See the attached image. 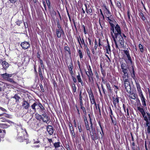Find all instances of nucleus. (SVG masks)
Segmentation results:
<instances>
[{"label":"nucleus","instance_id":"nucleus-38","mask_svg":"<svg viewBox=\"0 0 150 150\" xmlns=\"http://www.w3.org/2000/svg\"><path fill=\"white\" fill-rule=\"evenodd\" d=\"M37 119L39 120L42 119V117L41 116L38 114H36L35 115Z\"/></svg>","mask_w":150,"mask_h":150},{"label":"nucleus","instance_id":"nucleus-42","mask_svg":"<svg viewBox=\"0 0 150 150\" xmlns=\"http://www.w3.org/2000/svg\"><path fill=\"white\" fill-rule=\"evenodd\" d=\"M89 95L90 100H92V99H94V96L92 93H90Z\"/></svg>","mask_w":150,"mask_h":150},{"label":"nucleus","instance_id":"nucleus-58","mask_svg":"<svg viewBox=\"0 0 150 150\" xmlns=\"http://www.w3.org/2000/svg\"><path fill=\"white\" fill-rule=\"evenodd\" d=\"M43 5L44 7L45 8V10H46V5L45 3V2L44 1H43Z\"/></svg>","mask_w":150,"mask_h":150},{"label":"nucleus","instance_id":"nucleus-41","mask_svg":"<svg viewBox=\"0 0 150 150\" xmlns=\"http://www.w3.org/2000/svg\"><path fill=\"white\" fill-rule=\"evenodd\" d=\"M116 5L117 7L119 8H121V6L120 3L118 1H117L116 3Z\"/></svg>","mask_w":150,"mask_h":150},{"label":"nucleus","instance_id":"nucleus-46","mask_svg":"<svg viewBox=\"0 0 150 150\" xmlns=\"http://www.w3.org/2000/svg\"><path fill=\"white\" fill-rule=\"evenodd\" d=\"M106 86L107 88L108 89L110 90V85L109 84V83H107L106 84Z\"/></svg>","mask_w":150,"mask_h":150},{"label":"nucleus","instance_id":"nucleus-54","mask_svg":"<svg viewBox=\"0 0 150 150\" xmlns=\"http://www.w3.org/2000/svg\"><path fill=\"white\" fill-rule=\"evenodd\" d=\"M91 102V103L92 104H94V103H96L95 100L94 99H92V100H90Z\"/></svg>","mask_w":150,"mask_h":150},{"label":"nucleus","instance_id":"nucleus-26","mask_svg":"<svg viewBox=\"0 0 150 150\" xmlns=\"http://www.w3.org/2000/svg\"><path fill=\"white\" fill-rule=\"evenodd\" d=\"M84 122L86 129L87 130H89L90 128L89 127L87 120L86 118L85 119H84Z\"/></svg>","mask_w":150,"mask_h":150},{"label":"nucleus","instance_id":"nucleus-33","mask_svg":"<svg viewBox=\"0 0 150 150\" xmlns=\"http://www.w3.org/2000/svg\"><path fill=\"white\" fill-rule=\"evenodd\" d=\"M106 20L108 21H109V24H110V23H112V22H113V21L114 20V19L113 18H110L109 16L106 17Z\"/></svg>","mask_w":150,"mask_h":150},{"label":"nucleus","instance_id":"nucleus-43","mask_svg":"<svg viewBox=\"0 0 150 150\" xmlns=\"http://www.w3.org/2000/svg\"><path fill=\"white\" fill-rule=\"evenodd\" d=\"M122 71L123 73L124 74L127 73V72L128 71L127 69V68H124L122 69Z\"/></svg>","mask_w":150,"mask_h":150},{"label":"nucleus","instance_id":"nucleus-48","mask_svg":"<svg viewBox=\"0 0 150 150\" xmlns=\"http://www.w3.org/2000/svg\"><path fill=\"white\" fill-rule=\"evenodd\" d=\"M46 2L47 4V6L49 8L50 7V3L49 0H46Z\"/></svg>","mask_w":150,"mask_h":150},{"label":"nucleus","instance_id":"nucleus-20","mask_svg":"<svg viewBox=\"0 0 150 150\" xmlns=\"http://www.w3.org/2000/svg\"><path fill=\"white\" fill-rule=\"evenodd\" d=\"M145 127L146 129V134L147 135L148 134H149L150 133V124H146Z\"/></svg>","mask_w":150,"mask_h":150},{"label":"nucleus","instance_id":"nucleus-5","mask_svg":"<svg viewBox=\"0 0 150 150\" xmlns=\"http://www.w3.org/2000/svg\"><path fill=\"white\" fill-rule=\"evenodd\" d=\"M144 119L146 122V124H150V114L149 112H146L144 115L143 116Z\"/></svg>","mask_w":150,"mask_h":150},{"label":"nucleus","instance_id":"nucleus-28","mask_svg":"<svg viewBox=\"0 0 150 150\" xmlns=\"http://www.w3.org/2000/svg\"><path fill=\"white\" fill-rule=\"evenodd\" d=\"M60 143L59 142H55L54 144V146L55 148H58L60 146Z\"/></svg>","mask_w":150,"mask_h":150},{"label":"nucleus","instance_id":"nucleus-25","mask_svg":"<svg viewBox=\"0 0 150 150\" xmlns=\"http://www.w3.org/2000/svg\"><path fill=\"white\" fill-rule=\"evenodd\" d=\"M69 67L70 74L71 75H72L73 74V72L72 71L73 67L72 64H71L69 65Z\"/></svg>","mask_w":150,"mask_h":150},{"label":"nucleus","instance_id":"nucleus-7","mask_svg":"<svg viewBox=\"0 0 150 150\" xmlns=\"http://www.w3.org/2000/svg\"><path fill=\"white\" fill-rule=\"evenodd\" d=\"M47 130L49 134L51 135L53 134L54 129L52 126L48 125L47 126Z\"/></svg>","mask_w":150,"mask_h":150},{"label":"nucleus","instance_id":"nucleus-21","mask_svg":"<svg viewBox=\"0 0 150 150\" xmlns=\"http://www.w3.org/2000/svg\"><path fill=\"white\" fill-rule=\"evenodd\" d=\"M105 49L106 50V53L109 54L111 52L110 46L109 44L105 46Z\"/></svg>","mask_w":150,"mask_h":150},{"label":"nucleus","instance_id":"nucleus-63","mask_svg":"<svg viewBox=\"0 0 150 150\" xmlns=\"http://www.w3.org/2000/svg\"><path fill=\"white\" fill-rule=\"evenodd\" d=\"M97 46H98L96 42H95V46H94L95 49H96L97 48Z\"/></svg>","mask_w":150,"mask_h":150},{"label":"nucleus","instance_id":"nucleus-57","mask_svg":"<svg viewBox=\"0 0 150 150\" xmlns=\"http://www.w3.org/2000/svg\"><path fill=\"white\" fill-rule=\"evenodd\" d=\"M34 142L35 143H38L39 142L38 139H34Z\"/></svg>","mask_w":150,"mask_h":150},{"label":"nucleus","instance_id":"nucleus-44","mask_svg":"<svg viewBox=\"0 0 150 150\" xmlns=\"http://www.w3.org/2000/svg\"><path fill=\"white\" fill-rule=\"evenodd\" d=\"M124 83H125V84H128L129 83V80L128 79H125L124 80Z\"/></svg>","mask_w":150,"mask_h":150},{"label":"nucleus","instance_id":"nucleus-18","mask_svg":"<svg viewBox=\"0 0 150 150\" xmlns=\"http://www.w3.org/2000/svg\"><path fill=\"white\" fill-rule=\"evenodd\" d=\"M112 98L113 100V104L115 107L116 106V104L118 103H119V98L118 97L116 98L113 97Z\"/></svg>","mask_w":150,"mask_h":150},{"label":"nucleus","instance_id":"nucleus-6","mask_svg":"<svg viewBox=\"0 0 150 150\" xmlns=\"http://www.w3.org/2000/svg\"><path fill=\"white\" fill-rule=\"evenodd\" d=\"M21 46L24 50L28 49L30 46L29 43L28 42L24 41L21 43Z\"/></svg>","mask_w":150,"mask_h":150},{"label":"nucleus","instance_id":"nucleus-29","mask_svg":"<svg viewBox=\"0 0 150 150\" xmlns=\"http://www.w3.org/2000/svg\"><path fill=\"white\" fill-rule=\"evenodd\" d=\"M64 49L66 51H67L68 52L69 54L70 55L71 54V51L69 47L67 46H65L64 48Z\"/></svg>","mask_w":150,"mask_h":150},{"label":"nucleus","instance_id":"nucleus-8","mask_svg":"<svg viewBox=\"0 0 150 150\" xmlns=\"http://www.w3.org/2000/svg\"><path fill=\"white\" fill-rule=\"evenodd\" d=\"M56 31L57 35L58 38H60L62 34L64 33L62 29H56Z\"/></svg>","mask_w":150,"mask_h":150},{"label":"nucleus","instance_id":"nucleus-55","mask_svg":"<svg viewBox=\"0 0 150 150\" xmlns=\"http://www.w3.org/2000/svg\"><path fill=\"white\" fill-rule=\"evenodd\" d=\"M73 91L74 92H75L76 91V87L75 86V85H74V86H73Z\"/></svg>","mask_w":150,"mask_h":150},{"label":"nucleus","instance_id":"nucleus-34","mask_svg":"<svg viewBox=\"0 0 150 150\" xmlns=\"http://www.w3.org/2000/svg\"><path fill=\"white\" fill-rule=\"evenodd\" d=\"M78 53L79 54L80 59H82L83 58V57L81 50L79 49L78 50Z\"/></svg>","mask_w":150,"mask_h":150},{"label":"nucleus","instance_id":"nucleus-9","mask_svg":"<svg viewBox=\"0 0 150 150\" xmlns=\"http://www.w3.org/2000/svg\"><path fill=\"white\" fill-rule=\"evenodd\" d=\"M125 61L127 64V66L128 67V68L130 65H132V61L131 57L128 58H127V59H125Z\"/></svg>","mask_w":150,"mask_h":150},{"label":"nucleus","instance_id":"nucleus-15","mask_svg":"<svg viewBox=\"0 0 150 150\" xmlns=\"http://www.w3.org/2000/svg\"><path fill=\"white\" fill-rule=\"evenodd\" d=\"M12 74H8L7 73H5L2 75V76L3 78L6 80L8 79L9 77H11L12 76Z\"/></svg>","mask_w":150,"mask_h":150},{"label":"nucleus","instance_id":"nucleus-39","mask_svg":"<svg viewBox=\"0 0 150 150\" xmlns=\"http://www.w3.org/2000/svg\"><path fill=\"white\" fill-rule=\"evenodd\" d=\"M126 64L125 63H122L121 65V69L126 68Z\"/></svg>","mask_w":150,"mask_h":150},{"label":"nucleus","instance_id":"nucleus-22","mask_svg":"<svg viewBox=\"0 0 150 150\" xmlns=\"http://www.w3.org/2000/svg\"><path fill=\"white\" fill-rule=\"evenodd\" d=\"M5 130H1L0 129V142H1V138H3L5 134Z\"/></svg>","mask_w":150,"mask_h":150},{"label":"nucleus","instance_id":"nucleus-61","mask_svg":"<svg viewBox=\"0 0 150 150\" xmlns=\"http://www.w3.org/2000/svg\"><path fill=\"white\" fill-rule=\"evenodd\" d=\"M90 117V122L91 124V126L92 127L93 125V123L92 121V120L91 118L90 117Z\"/></svg>","mask_w":150,"mask_h":150},{"label":"nucleus","instance_id":"nucleus-11","mask_svg":"<svg viewBox=\"0 0 150 150\" xmlns=\"http://www.w3.org/2000/svg\"><path fill=\"white\" fill-rule=\"evenodd\" d=\"M85 6L86 7V11L87 13L92 15V14H91L92 13V10L90 6L89 5L85 4Z\"/></svg>","mask_w":150,"mask_h":150},{"label":"nucleus","instance_id":"nucleus-37","mask_svg":"<svg viewBox=\"0 0 150 150\" xmlns=\"http://www.w3.org/2000/svg\"><path fill=\"white\" fill-rule=\"evenodd\" d=\"M76 77L79 82H81L82 79L79 73L78 75Z\"/></svg>","mask_w":150,"mask_h":150},{"label":"nucleus","instance_id":"nucleus-59","mask_svg":"<svg viewBox=\"0 0 150 150\" xmlns=\"http://www.w3.org/2000/svg\"><path fill=\"white\" fill-rule=\"evenodd\" d=\"M47 139H48V141L50 143V144H51V143H52V139H51L49 138H47Z\"/></svg>","mask_w":150,"mask_h":150},{"label":"nucleus","instance_id":"nucleus-45","mask_svg":"<svg viewBox=\"0 0 150 150\" xmlns=\"http://www.w3.org/2000/svg\"><path fill=\"white\" fill-rule=\"evenodd\" d=\"M110 119L112 120V123H113V125H115L116 124V122L115 121H114L113 120L112 117V116H111V115H110Z\"/></svg>","mask_w":150,"mask_h":150},{"label":"nucleus","instance_id":"nucleus-24","mask_svg":"<svg viewBox=\"0 0 150 150\" xmlns=\"http://www.w3.org/2000/svg\"><path fill=\"white\" fill-rule=\"evenodd\" d=\"M129 96L131 99L134 100L136 98L137 95L134 93H130Z\"/></svg>","mask_w":150,"mask_h":150},{"label":"nucleus","instance_id":"nucleus-52","mask_svg":"<svg viewBox=\"0 0 150 150\" xmlns=\"http://www.w3.org/2000/svg\"><path fill=\"white\" fill-rule=\"evenodd\" d=\"M86 50V52H87V54L88 56L90 58H91L90 55V52H89V50L88 49V51L87 50Z\"/></svg>","mask_w":150,"mask_h":150},{"label":"nucleus","instance_id":"nucleus-62","mask_svg":"<svg viewBox=\"0 0 150 150\" xmlns=\"http://www.w3.org/2000/svg\"><path fill=\"white\" fill-rule=\"evenodd\" d=\"M84 47H85V48H86V50H87L88 51V49H89L87 47V45L86 44H84Z\"/></svg>","mask_w":150,"mask_h":150},{"label":"nucleus","instance_id":"nucleus-10","mask_svg":"<svg viewBox=\"0 0 150 150\" xmlns=\"http://www.w3.org/2000/svg\"><path fill=\"white\" fill-rule=\"evenodd\" d=\"M88 70V71H86V74L88 76L89 79H90V78L92 77L93 76L92 70L90 66Z\"/></svg>","mask_w":150,"mask_h":150},{"label":"nucleus","instance_id":"nucleus-53","mask_svg":"<svg viewBox=\"0 0 150 150\" xmlns=\"http://www.w3.org/2000/svg\"><path fill=\"white\" fill-rule=\"evenodd\" d=\"M10 77L8 78V79H7L6 80L8 81L12 82V81H13V80L12 79L9 78Z\"/></svg>","mask_w":150,"mask_h":150},{"label":"nucleus","instance_id":"nucleus-47","mask_svg":"<svg viewBox=\"0 0 150 150\" xmlns=\"http://www.w3.org/2000/svg\"><path fill=\"white\" fill-rule=\"evenodd\" d=\"M79 38H80V40L81 43L82 44H85V43H84V40L83 39V38H82V39H81V38H80V36H79Z\"/></svg>","mask_w":150,"mask_h":150},{"label":"nucleus","instance_id":"nucleus-1","mask_svg":"<svg viewBox=\"0 0 150 150\" xmlns=\"http://www.w3.org/2000/svg\"><path fill=\"white\" fill-rule=\"evenodd\" d=\"M110 33L115 43L116 47H121L123 46L124 40L121 35V28L118 24L115 26L112 23H110Z\"/></svg>","mask_w":150,"mask_h":150},{"label":"nucleus","instance_id":"nucleus-4","mask_svg":"<svg viewBox=\"0 0 150 150\" xmlns=\"http://www.w3.org/2000/svg\"><path fill=\"white\" fill-rule=\"evenodd\" d=\"M1 119L2 120H1L2 122L6 121L7 122V123L5 124H0V127L2 128H7L9 127L10 126V125H9L8 124H10V125H13L14 124V123L12 121L9 120H6L5 118H3V117L1 118Z\"/></svg>","mask_w":150,"mask_h":150},{"label":"nucleus","instance_id":"nucleus-35","mask_svg":"<svg viewBox=\"0 0 150 150\" xmlns=\"http://www.w3.org/2000/svg\"><path fill=\"white\" fill-rule=\"evenodd\" d=\"M122 78H123V80H124L125 79H126V78H127V79L128 78V73H125L122 76Z\"/></svg>","mask_w":150,"mask_h":150},{"label":"nucleus","instance_id":"nucleus-32","mask_svg":"<svg viewBox=\"0 0 150 150\" xmlns=\"http://www.w3.org/2000/svg\"><path fill=\"white\" fill-rule=\"evenodd\" d=\"M124 54L126 55L127 58L131 57L129 55V52L127 50H125L124 51Z\"/></svg>","mask_w":150,"mask_h":150},{"label":"nucleus","instance_id":"nucleus-3","mask_svg":"<svg viewBox=\"0 0 150 150\" xmlns=\"http://www.w3.org/2000/svg\"><path fill=\"white\" fill-rule=\"evenodd\" d=\"M20 129L21 131H19L17 134V139L19 142H22L24 139H25V136H26V132L25 130L22 129L21 127H20Z\"/></svg>","mask_w":150,"mask_h":150},{"label":"nucleus","instance_id":"nucleus-36","mask_svg":"<svg viewBox=\"0 0 150 150\" xmlns=\"http://www.w3.org/2000/svg\"><path fill=\"white\" fill-rule=\"evenodd\" d=\"M139 46L141 52H144V48L142 45L141 44H139Z\"/></svg>","mask_w":150,"mask_h":150},{"label":"nucleus","instance_id":"nucleus-13","mask_svg":"<svg viewBox=\"0 0 150 150\" xmlns=\"http://www.w3.org/2000/svg\"><path fill=\"white\" fill-rule=\"evenodd\" d=\"M138 105H137V110L141 113L142 116L146 114L145 112L144 111V109L143 108L142 106H138Z\"/></svg>","mask_w":150,"mask_h":150},{"label":"nucleus","instance_id":"nucleus-14","mask_svg":"<svg viewBox=\"0 0 150 150\" xmlns=\"http://www.w3.org/2000/svg\"><path fill=\"white\" fill-rule=\"evenodd\" d=\"M43 117H42V120L43 121L46 123H47L48 121V117L46 114L44 113L42 114Z\"/></svg>","mask_w":150,"mask_h":150},{"label":"nucleus","instance_id":"nucleus-30","mask_svg":"<svg viewBox=\"0 0 150 150\" xmlns=\"http://www.w3.org/2000/svg\"><path fill=\"white\" fill-rule=\"evenodd\" d=\"M70 133L72 136V138H74L75 137V135L74 134V132L73 130H71V128L70 126Z\"/></svg>","mask_w":150,"mask_h":150},{"label":"nucleus","instance_id":"nucleus-60","mask_svg":"<svg viewBox=\"0 0 150 150\" xmlns=\"http://www.w3.org/2000/svg\"><path fill=\"white\" fill-rule=\"evenodd\" d=\"M110 115H111V116H112V115H113L112 112L110 108Z\"/></svg>","mask_w":150,"mask_h":150},{"label":"nucleus","instance_id":"nucleus-31","mask_svg":"<svg viewBox=\"0 0 150 150\" xmlns=\"http://www.w3.org/2000/svg\"><path fill=\"white\" fill-rule=\"evenodd\" d=\"M38 103L37 102L34 103L32 105H31V107L35 111L36 109L35 108V107L36 106L38 105Z\"/></svg>","mask_w":150,"mask_h":150},{"label":"nucleus","instance_id":"nucleus-2","mask_svg":"<svg viewBox=\"0 0 150 150\" xmlns=\"http://www.w3.org/2000/svg\"><path fill=\"white\" fill-rule=\"evenodd\" d=\"M136 87L139 96L140 98L142 104L144 107H146V99L143 95L140 85L139 83H136Z\"/></svg>","mask_w":150,"mask_h":150},{"label":"nucleus","instance_id":"nucleus-19","mask_svg":"<svg viewBox=\"0 0 150 150\" xmlns=\"http://www.w3.org/2000/svg\"><path fill=\"white\" fill-rule=\"evenodd\" d=\"M102 132H100V134H98V138L99 139H102L103 136L104 135L103 129L101 125H100Z\"/></svg>","mask_w":150,"mask_h":150},{"label":"nucleus","instance_id":"nucleus-16","mask_svg":"<svg viewBox=\"0 0 150 150\" xmlns=\"http://www.w3.org/2000/svg\"><path fill=\"white\" fill-rule=\"evenodd\" d=\"M1 64L3 67V68L5 70L9 66L8 63L5 61H2Z\"/></svg>","mask_w":150,"mask_h":150},{"label":"nucleus","instance_id":"nucleus-27","mask_svg":"<svg viewBox=\"0 0 150 150\" xmlns=\"http://www.w3.org/2000/svg\"><path fill=\"white\" fill-rule=\"evenodd\" d=\"M91 138L93 140H96L98 138V136L97 135L96 133H94L93 135L91 136Z\"/></svg>","mask_w":150,"mask_h":150},{"label":"nucleus","instance_id":"nucleus-64","mask_svg":"<svg viewBox=\"0 0 150 150\" xmlns=\"http://www.w3.org/2000/svg\"><path fill=\"white\" fill-rule=\"evenodd\" d=\"M17 0H9L12 3H14Z\"/></svg>","mask_w":150,"mask_h":150},{"label":"nucleus","instance_id":"nucleus-17","mask_svg":"<svg viewBox=\"0 0 150 150\" xmlns=\"http://www.w3.org/2000/svg\"><path fill=\"white\" fill-rule=\"evenodd\" d=\"M125 86L127 91L128 93H130L131 90L130 83H127L126 84H125Z\"/></svg>","mask_w":150,"mask_h":150},{"label":"nucleus","instance_id":"nucleus-40","mask_svg":"<svg viewBox=\"0 0 150 150\" xmlns=\"http://www.w3.org/2000/svg\"><path fill=\"white\" fill-rule=\"evenodd\" d=\"M39 107L40 108V109L42 110H43L44 109V108L42 105L40 103H38V105Z\"/></svg>","mask_w":150,"mask_h":150},{"label":"nucleus","instance_id":"nucleus-56","mask_svg":"<svg viewBox=\"0 0 150 150\" xmlns=\"http://www.w3.org/2000/svg\"><path fill=\"white\" fill-rule=\"evenodd\" d=\"M82 26L83 27L84 33L85 34H86L87 33L85 29V27L84 25H83Z\"/></svg>","mask_w":150,"mask_h":150},{"label":"nucleus","instance_id":"nucleus-12","mask_svg":"<svg viewBox=\"0 0 150 150\" xmlns=\"http://www.w3.org/2000/svg\"><path fill=\"white\" fill-rule=\"evenodd\" d=\"M22 105L24 109H28L30 105L27 101L24 100L22 103Z\"/></svg>","mask_w":150,"mask_h":150},{"label":"nucleus","instance_id":"nucleus-49","mask_svg":"<svg viewBox=\"0 0 150 150\" xmlns=\"http://www.w3.org/2000/svg\"><path fill=\"white\" fill-rule=\"evenodd\" d=\"M45 150H52V149L50 147H46Z\"/></svg>","mask_w":150,"mask_h":150},{"label":"nucleus","instance_id":"nucleus-51","mask_svg":"<svg viewBox=\"0 0 150 150\" xmlns=\"http://www.w3.org/2000/svg\"><path fill=\"white\" fill-rule=\"evenodd\" d=\"M81 108L82 110L84 112H85L86 113V110L84 107L81 106Z\"/></svg>","mask_w":150,"mask_h":150},{"label":"nucleus","instance_id":"nucleus-50","mask_svg":"<svg viewBox=\"0 0 150 150\" xmlns=\"http://www.w3.org/2000/svg\"><path fill=\"white\" fill-rule=\"evenodd\" d=\"M22 23V21H17L16 22V24L20 26V25Z\"/></svg>","mask_w":150,"mask_h":150},{"label":"nucleus","instance_id":"nucleus-23","mask_svg":"<svg viewBox=\"0 0 150 150\" xmlns=\"http://www.w3.org/2000/svg\"><path fill=\"white\" fill-rule=\"evenodd\" d=\"M131 74L132 77L133 78V79H134L135 80V82H136V83H138L136 81V76H135L134 71V68H133V66H132V73H131Z\"/></svg>","mask_w":150,"mask_h":150}]
</instances>
